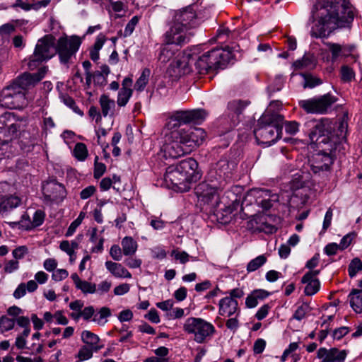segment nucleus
I'll use <instances>...</instances> for the list:
<instances>
[{
    "mask_svg": "<svg viewBox=\"0 0 362 362\" xmlns=\"http://www.w3.org/2000/svg\"><path fill=\"white\" fill-rule=\"evenodd\" d=\"M122 248L118 245H113L110 249V255L115 261H120L123 255Z\"/></svg>",
    "mask_w": 362,
    "mask_h": 362,
    "instance_id": "3c124183",
    "label": "nucleus"
},
{
    "mask_svg": "<svg viewBox=\"0 0 362 362\" xmlns=\"http://www.w3.org/2000/svg\"><path fill=\"white\" fill-rule=\"evenodd\" d=\"M150 225L155 230H161L165 227V222L158 217L152 216L150 218Z\"/></svg>",
    "mask_w": 362,
    "mask_h": 362,
    "instance_id": "052dcab7",
    "label": "nucleus"
},
{
    "mask_svg": "<svg viewBox=\"0 0 362 362\" xmlns=\"http://www.w3.org/2000/svg\"><path fill=\"white\" fill-rule=\"evenodd\" d=\"M15 120V115L4 112L0 115V144L4 145L17 137L20 125Z\"/></svg>",
    "mask_w": 362,
    "mask_h": 362,
    "instance_id": "f8f14e48",
    "label": "nucleus"
},
{
    "mask_svg": "<svg viewBox=\"0 0 362 362\" xmlns=\"http://www.w3.org/2000/svg\"><path fill=\"white\" fill-rule=\"evenodd\" d=\"M106 171V166L104 163L98 162V157L95 156L94 163L93 176L95 179H99Z\"/></svg>",
    "mask_w": 362,
    "mask_h": 362,
    "instance_id": "37998d69",
    "label": "nucleus"
},
{
    "mask_svg": "<svg viewBox=\"0 0 362 362\" xmlns=\"http://www.w3.org/2000/svg\"><path fill=\"white\" fill-rule=\"evenodd\" d=\"M17 318H9L6 315L0 317V332L4 333L14 328L15 324H17Z\"/></svg>",
    "mask_w": 362,
    "mask_h": 362,
    "instance_id": "c9c22d12",
    "label": "nucleus"
},
{
    "mask_svg": "<svg viewBox=\"0 0 362 362\" xmlns=\"http://www.w3.org/2000/svg\"><path fill=\"white\" fill-rule=\"evenodd\" d=\"M58 262L54 258H47L43 262L44 269L48 272H53L57 269Z\"/></svg>",
    "mask_w": 362,
    "mask_h": 362,
    "instance_id": "6e6d98bb",
    "label": "nucleus"
},
{
    "mask_svg": "<svg viewBox=\"0 0 362 362\" xmlns=\"http://www.w3.org/2000/svg\"><path fill=\"white\" fill-rule=\"evenodd\" d=\"M299 124L295 121L286 122L285 123V131L287 134H295L298 131Z\"/></svg>",
    "mask_w": 362,
    "mask_h": 362,
    "instance_id": "bf43d9fd",
    "label": "nucleus"
},
{
    "mask_svg": "<svg viewBox=\"0 0 362 362\" xmlns=\"http://www.w3.org/2000/svg\"><path fill=\"white\" fill-rule=\"evenodd\" d=\"M310 163L311 170L317 174L329 171L333 163V159L327 153H318L313 156Z\"/></svg>",
    "mask_w": 362,
    "mask_h": 362,
    "instance_id": "412c9836",
    "label": "nucleus"
},
{
    "mask_svg": "<svg viewBox=\"0 0 362 362\" xmlns=\"http://www.w3.org/2000/svg\"><path fill=\"white\" fill-rule=\"evenodd\" d=\"M218 188L213 183L203 182L195 188V194L200 202L204 204L217 203L219 194Z\"/></svg>",
    "mask_w": 362,
    "mask_h": 362,
    "instance_id": "f3484780",
    "label": "nucleus"
},
{
    "mask_svg": "<svg viewBox=\"0 0 362 362\" xmlns=\"http://www.w3.org/2000/svg\"><path fill=\"white\" fill-rule=\"evenodd\" d=\"M71 279L75 286V288L80 291L83 295L96 293V284L90 281L82 279L77 273H73Z\"/></svg>",
    "mask_w": 362,
    "mask_h": 362,
    "instance_id": "bb28decb",
    "label": "nucleus"
},
{
    "mask_svg": "<svg viewBox=\"0 0 362 362\" xmlns=\"http://www.w3.org/2000/svg\"><path fill=\"white\" fill-rule=\"evenodd\" d=\"M171 255L176 260L180 261L182 264H185L189 261V255L185 251L180 252L175 250L172 251Z\"/></svg>",
    "mask_w": 362,
    "mask_h": 362,
    "instance_id": "5fc2aeb1",
    "label": "nucleus"
},
{
    "mask_svg": "<svg viewBox=\"0 0 362 362\" xmlns=\"http://www.w3.org/2000/svg\"><path fill=\"white\" fill-rule=\"evenodd\" d=\"M88 115L93 119L95 120L96 123H99L102 120V113L99 112L98 108L95 106H91L88 110Z\"/></svg>",
    "mask_w": 362,
    "mask_h": 362,
    "instance_id": "69168bd1",
    "label": "nucleus"
},
{
    "mask_svg": "<svg viewBox=\"0 0 362 362\" xmlns=\"http://www.w3.org/2000/svg\"><path fill=\"white\" fill-rule=\"evenodd\" d=\"M204 110L197 109L177 111L170 118L167 127L171 130L165 136L162 151L165 157L177 158L190 153L204 141L206 134L202 128L190 127L188 129L178 127L190 122L199 123L206 117Z\"/></svg>",
    "mask_w": 362,
    "mask_h": 362,
    "instance_id": "f257e3e1",
    "label": "nucleus"
},
{
    "mask_svg": "<svg viewBox=\"0 0 362 362\" xmlns=\"http://www.w3.org/2000/svg\"><path fill=\"white\" fill-rule=\"evenodd\" d=\"M247 103L241 100H233L228 103V108L236 114H240Z\"/></svg>",
    "mask_w": 362,
    "mask_h": 362,
    "instance_id": "c03bdc74",
    "label": "nucleus"
},
{
    "mask_svg": "<svg viewBox=\"0 0 362 362\" xmlns=\"http://www.w3.org/2000/svg\"><path fill=\"white\" fill-rule=\"evenodd\" d=\"M341 78L344 82H349L354 78L353 69L347 66L341 68Z\"/></svg>",
    "mask_w": 362,
    "mask_h": 362,
    "instance_id": "49530a36",
    "label": "nucleus"
},
{
    "mask_svg": "<svg viewBox=\"0 0 362 362\" xmlns=\"http://www.w3.org/2000/svg\"><path fill=\"white\" fill-rule=\"evenodd\" d=\"M308 308L309 307L307 304H302L296 310L293 317L299 321L303 320L308 312Z\"/></svg>",
    "mask_w": 362,
    "mask_h": 362,
    "instance_id": "8fccbe9b",
    "label": "nucleus"
},
{
    "mask_svg": "<svg viewBox=\"0 0 362 362\" xmlns=\"http://www.w3.org/2000/svg\"><path fill=\"white\" fill-rule=\"evenodd\" d=\"M349 299L352 309L356 313H362V291L353 289L349 295Z\"/></svg>",
    "mask_w": 362,
    "mask_h": 362,
    "instance_id": "473e14b6",
    "label": "nucleus"
},
{
    "mask_svg": "<svg viewBox=\"0 0 362 362\" xmlns=\"http://www.w3.org/2000/svg\"><path fill=\"white\" fill-rule=\"evenodd\" d=\"M267 262V257L264 255H259L255 259H252L247 265V271L252 272L258 269Z\"/></svg>",
    "mask_w": 362,
    "mask_h": 362,
    "instance_id": "ea45409f",
    "label": "nucleus"
},
{
    "mask_svg": "<svg viewBox=\"0 0 362 362\" xmlns=\"http://www.w3.org/2000/svg\"><path fill=\"white\" fill-rule=\"evenodd\" d=\"M94 350L92 347L83 346L78 351L77 358L80 361H83L90 359L93 356Z\"/></svg>",
    "mask_w": 362,
    "mask_h": 362,
    "instance_id": "a19ab883",
    "label": "nucleus"
},
{
    "mask_svg": "<svg viewBox=\"0 0 362 362\" xmlns=\"http://www.w3.org/2000/svg\"><path fill=\"white\" fill-rule=\"evenodd\" d=\"M239 313L238 301L231 297H225L218 303V313L224 317H231Z\"/></svg>",
    "mask_w": 362,
    "mask_h": 362,
    "instance_id": "b1692460",
    "label": "nucleus"
},
{
    "mask_svg": "<svg viewBox=\"0 0 362 362\" xmlns=\"http://www.w3.org/2000/svg\"><path fill=\"white\" fill-rule=\"evenodd\" d=\"M28 253V249L26 246L22 245L16 247L12 252L13 257L15 260L22 259Z\"/></svg>",
    "mask_w": 362,
    "mask_h": 362,
    "instance_id": "09e8293b",
    "label": "nucleus"
},
{
    "mask_svg": "<svg viewBox=\"0 0 362 362\" xmlns=\"http://www.w3.org/2000/svg\"><path fill=\"white\" fill-rule=\"evenodd\" d=\"M312 37H325L337 28L349 27L355 16L348 0H318L312 11Z\"/></svg>",
    "mask_w": 362,
    "mask_h": 362,
    "instance_id": "f03ea898",
    "label": "nucleus"
},
{
    "mask_svg": "<svg viewBox=\"0 0 362 362\" xmlns=\"http://www.w3.org/2000/svg\"><path fill=\"white\" fill-rule=\"evenodd\" d=\"M175 55V50L173 49L170 45L165 43L163 45L158 56V60L161 63H166Z\"/></svg>",
    "mask_w": 362,
    "mask_h": 362,
    "instance_id": "4c0bfd02",
    "label": "nucleus"
},
{
    "mask_svg": "<svg viewBox=\"0 0 362 362\" xmlns=\"http://www.w3.org/2000/svg\"><path fill=\"white\" fill-rule=\"evenodd\" d=\"M266 346V341L263 339H258L255 341L253 346V351L256 354H262Z\"/></svg>",
    "mask_w": 362,
    "mask_h": 362,
    "instance_id": "0e129e2a",
    "label": "nucleus"
},
{
    "mask_svg": "<svg viewBox=\"0 0 362 362\" xmlns=\"http://www.w3.org/2000/svg\"><path fill=\"white\" fill-rule=\"evenodd\" d=\"M106 269L115 278L131 279V273L122 264L107 260L105 263Z\"/></svg>",
    "mask_w": 362,
    "mask_h": 362,
    "instance_id": "cd10ccee",
    "label": "nucleus"
},
{
    "mask_svg": "<svg viewBox=\"0 0 362 362\" xmlns=\"http://www.w3.org/2000/svg\"><path fill=\"white\" fill-rule=\"evenodd\" d=\"M10 187L7 182L0 183V214L5 215L23 204L22 197L13 194H3Z\"/></svg>",
    "mask_w": 362,
    "mask_h": 362,
    "instance_id": "dca6fc26",
    "label": "nucleus"
},
{
    "mask_svg": "<svg viewBox=\"0 0 362 362\" xmlns=\"http://www.w3.org/2000/svg\"><path fill=\"white\" fill-rule=\"evenodd\" d=\"M69 276V272L65 269H58L54 270L52 274V279L54 281H61L66 279Z\"/></svg>",
    "mask_w": 362,
    "mask_h": 362,
    "instance_id": "864d4df0",
    "label": "nucleus"
},
{
    "mask_svg": "<svg viewBox=\"0 0 362 362\" xmlns=\"http://www.w3.org/2000/svg\"><path fill=\"white\" fill-rule=\"evenodd\" d=\"M191 69L189 66V63L185 56L176 59V60L170 64V72L175 77L185 75L189 73Z\"/></svg>",
    "mask_w": 362,
    "mask_h": 362,
    "instance_id": "c85d7f7f",
    "label": "nucleus"
},
{
    "mask_svg": "<svg viewBox=\"0 0 362 362\" xmlns=\"http://www.w3.org/2000/svg\"><path fill=\"white\" fill-rule=\"evenodd\" d=\"M47 71V67H43L38 72L34 74L24 73L16 80L13 83L18 86L22 93L26 94L27 90L34 87L45 76Z\"/></svg>",
    "mask_w": 362,
    "mask_h": 362,
    "instance_id": "a211bd4d",
    "label": "nucleus"
},
{
    "mask_svg": "<svg viewBox=\"0 0 362 362\" xmlns=\"http://www.w3.org/2000/svg\"><path fill=\"white\" fill-rule=\"evenodd\" d=\"M190 37V33L172 21L169 29L163 35V42L170 45H182L187 43Z\"/></svg>",
    "mask_w": 362,
    "mask_h": 362,
    "instance_id": "4468645a",
    "label": "nucleus"
},
{
    "mask_svg": "<svg viewBox=\"0 0 362 362\" xmlns=\"http://www.w3.org/2000/svg\"><path fill=\"white\" fill-rule=\"evenodd\" d=\"M347 356L346 350H341L337 348L327 349L320 348L317 351V357L323 362H344Z\"/></svg>",
    "mask_w": 362,
    "mask_h": 362,
    "instance_id": "4be33fe9",
    "label": "nucleus"
},
{
    "mask_svg": "<svg viewBox=\"0 0 362 362\" xmlns=\"http://www.w3.org/2000/svg\"><path fill=\"white\" fill-rule=\"evenodd\" d=\"M198 163L192 158L183 160L177 165L167 168L164 175L166 183H170L180 192H187L190 189V185L201 178V174L197 170Z\"/></svg>",
    "mask_w": 362,
    "mask_h": 362,
    "instance_id": "7ed1b4c3",
    "label": "nucleus"
},
{
    "mask_svg": "<svg viewBox=\"0 0 362 362\" xmlns=\"http://www.w3.org/2000/svg\"><path fill=\"white\" fill-rule=\"evenodd\" d=\"M124 263L128 267L131 269H136L141 267L142 260L136 257H129L124 260Z\"/></svg>",
    "mask_w": 362,
    "mask_h": 362,
    "instance_id": "e2e57ef3",
    "label": "nucleus"
},
{
    "mask_svg": "<svg viewBox=\"0 0 362 362\" xmlns=\"http://www.w3.org/2000/svg\"><path fill=\"white\" fill-rule=\"evenodd\" d=\"M172 21L188 31L197 25L196 11L192 6L175 11Z\"/></svg>",
    "mask_w": 362,
    "mask_h": 362,
    "instance_id": "2eb2a0df",
    "label": "nucleus"
},
{
    "mask_svg": "<svg viewBox=\"0 0 362 362\" xmlns=\"http://www.w3.org/2000/svg\"><path fill=\"white\" fill-rule=\"evenodd\" d=\"M233 57L228 47L213 49L199 57L195 66L199 74H205L225 69Z\"/></svg>",
    "mask_w": 362,
    "mask_h": 362,
    "instance_id": "39448f33",
    "label": "nucleus"
},
{
    "mask_svg": "<svg viewBox=\"0 0 362 362\" xmlns=\"http://www.w3.org/2000/svg\"><path fill=\"white\" fill-rule=\"evenodd\" d=\"M129 290L130 286L129 284H121L114 288V294L116 296H122L127 293Z\"/></svg>",
    "mask_w": 362,
    "mask_h": 362,
    "instance_id": "680f3d73",
    "label": "nucleus"
},
{
    "mask_svg": "<svg viewBox=\"0 0 362 362\" xmlns=\"http://www.w3.org/2000/svg\"><path fill=\"white\" fill-rule=\"evenodd\" d=\"M19 262L15 259L6 261L4 266V272L6 274H11L18 270Z\"/></svg>",
    "mask_w": 362,
    "mask_h": 362,
    "instance_id": "a18cd8bd",
    "label": "nucleus"
},
{
    "mask_svg": "<svg viewBox=\"0 0 362 362\" xmlns=\"http://www.w3.org/2000/svg\"><path fill=\"white\" fill-rule=\"evenodd\" d=\"M112 286V283L110 281L104 280L96 285V293L99 295H104L107 293Z\"/></svg>",
    "mask_w": 362,
    "mask_h": 362,
    "instance_id": "603ef678",
    "label": "nucleus"
},
{
    "mask_svg": "<svg viewBox=\"0 0 362 362\" xmlns=\"http://www.w3.org/2000/svg\"><path fill=\"white\" fill-rule=\"evenodd\" d=\"M93 80L95 85L103 86L106 84V76L100 71H95L93 74Z\"/></svg>",
    "mask_w": 362,
    "mask_h": 362,
    "instance_id": "4d7b16f0",
    "label": "nucleus"
},
{
    "mask_svg": "<svg viewBox=\"0 0 362 362\" xmlns=\"http://www.w3.org/2000/svg\"><path fill=\"white\" fill-rule=\"evenodd\" d=\"M42 193L45 199L50 203L61 202L66 196L64 187L54 180L47 181L43 184Z\"/></svg>",
    "mask_w": 362,
    "mask_h": 362,
    "instance_id": "6ab92c4d",
    "label": "nucleus"
},
{
    "mask_svg": "<svg viewBox=\"0 0 362 362\" xmlns=\"http://www.w3.org/2000/svg\"><path fill=\"white\" fill-rule=\"evenodd\" d=\"M99 103L100 105L101 113L103 117L108 115H113L115 108V102L114 100L110 99L107 95H101L99 98Z\"/></svg>",
    "mask_w": 362,
    "mask_h": 362,
    "instance_id": "7c9ffc66",
    "label": "nucleus"
},
{
    "mask_svg": "<svg viewBox=\"0 0 362 362\" xmlns=\"http://www.w3.org/2000/svg\"><path fill=\"white\" fill-rule=\"evenodd\" d=\"M330 129L331 122L329 120L325 119L317 122L310 133L311 141L327 143L332 137Z\"/></svg>",
    "mask_w": 362,
    "mask_h": 362,
    "instance_id": "aec40b11",
    "label": "nucleus"
},
{
    "mask_svg": "<svg viewBox=\"0 0 362 362\" xmlns=\"http://www.w3.org/2000/svg\"><path fill=\"white\" fill-rule=\"evenodd\" d=\"M121 245L123 254L125 256L134 255L138 248V244L136 241L130 236H126L122 238L121 241Z\"/></svg>",
    "mask_w": 362,
    "mask_h": 362,
    "instance_id": "2f4dec72",
    "label": "nucleus"
},
{
    "mask_svg": "<svg viewBox=\"0 0 362 362\" xmlns=\"http://www.w3.org/2000/svg\"><path fill=\"white\" fill-rule=\"evenodd\" d=\"M132 83L131 78L127 77L123 80L122 87L118 92L117 98V104L119 107H124L128 103L133 93Z\"/></svg>",
    "mask_w": 362,
    "mask_h": 362,
    "instance_id": "a878e982",
    "label": "nucleus"
},
{
    "mask_svg": "<svg viewBox=\"0 0 362 362\" xmlns=\"http://www.w3.org/2000/svg\"><path fill=\"white\" fill-rule=\"evenodd\" d=\"M83 302L81 300H76L69 303V308L73 313L71 314H77L83 309Z\"/></svg>",
    "mask_w": 362,
    "mask_h": 362,
    "instance_id": "338daca9",
    "label": "nucleus"
},
{
    "mask_svg": "<svg viewBox=\"0 0 362 362\" xmlns=\"http://www.w3.org/2000/svg\"><path fill=\"white\" fill-rule=\"evenodd\" d=\"M56 54V40L52 35H45L38 40L33 54L30 57L28 66L36 69L42 62L52 59Z\"/></svg>",
    "mask_w": 362,
    "mask_h": 362,
    "instance_id": "423d86ee",
    "label": "nucleus"
},
{
    "mask_svg": "<svg viewBox=\"0 0 362 362\" xmlns=\"http://www.w3.org/2000/svg\"><path fill=\"white\" fill-rule=\"evenodd\" d=\"M303 77L305 81L303 84L304 88H313L322 83L319 78L315 77L312 75L304 74Z\"/></svg>",
    "mask_w": 362,
    "mask_h": 362,
    "instance_id": "79ce46f5",
    "label": "nucleus"
},
{
    "mask_svg": "<svg viewBox=\"0 0 362 362\" xmlns=\"http://www.w3.org/2000/svg\"><path fill=\"white\" fill-rule=\"evenodd\" d=\"M271 306L269 304H265L260 307L255 314V317L258 320H262L267 317Z\"/></svg>",
    "mask_w": 362,
    "mask_h": 362,
    "instance_id": "13d9d810",
    "label": "nucleus"
},
{
    "mask_svg": "<svg viewBox=\"0 0 362 362\" xmlns=\"http://www.w3.org/2000/svg\"><path fill=\"white\" fill-rule=\"evenodd\" d=\"M319 274V271H311L307 272L301 279L303 284H306L305 288V293L307 296H313L320 289V283L316 278Z\"/></svg>",
    "mask_w": 362,
    "mask_h": 362,
    "instance_id": "393cba45",
    "label": "nucleus"
},
{
    "mask_svg": "<svg viewBox=\"0 0 362 362\" xmlns=\"http://www.w3.org/2000/svg\"><path fill=\"white\" fill-rule=\"evenodd\" d=\"M28 104V100L18 86L11 83L0 92V106L8 109L21 110Z\"/></svg>",
    "mask_w": 362,
    "mask_h": 362,
    "instance_id": "0eeeda50",
    "label": "nucleus"
},
{
    "mask_svg": "<svg viewBox=\"0 0 362 362\" xmlns=\"http://www.w3.org/2000/svg\"><path fill=\"white\" fill-rule=\"evenodd\" d=\"M316 64V59L313 54H305L301 59L293 63V66L297 69H313Z\"/></svg>",
    "mask_w": 362,
    "mask_h": 362,
    "instance_id": "72a5a7b5",
    "label": "nucleus"
},
{
    "mask_svg": "<svg viewBox=\"0 0 362 362\" xmlns=\"http://www.w3.org/2000/svg\"><path fill=\"white\" fill-rule=\"evenodd\" d=\"M151 71L148 69H144L139 78L134 84V89L138 92L143 91L148 83Z\"/></svg>",
    "mask_w": 362,
    "mask_h": 362,
    "instance_id": "f704fd0d",
    "label": "nucleus"
},
{
    "mask_svg": "<svg viewBox=\"0 0 362 362\" xmlns=\"http://www.w3.org/2000/svg\"><path fill=\"white\" fill-rule=\"evenodd\" d=\"M45 217V214L42 211L37 210L33 216V220L29 221L28 224L25 225V228L29 230L33 228L40 226L44 222Z\"/></svg>",
    "mask_w": 362,
    "mask_h": 362,
    "instance_id": "58836bf2",
    "label": "nucleus"
},
{
    "mask_svg": "<svg viewBox=\"0 0 362 362\" xmlns=\"http://www.w3.org/2000/svg\"><path fill=\"white\" fill-rule=\"evenodd\" d=\"M17 325L23 329V332L18 334L16 338L15 345L18 349L26 347L27 337L30 334V318L28 317H19L17 320Z\"/></svg>",
    "mask_w": 362,
    "mask_h": 362,
    "instance_id": "5701e85b",
    "label": "nucleus"
},
{
    "mask_svg": "<svg viewBox=\"0 0 362 362\" xmlns=\"http://www.w3.org/2000/svg\"><path fill=\"white\" fill-rule=\"evenodd\" d=\"M284 118L276 113H264L258 120L255 130L256 139L260 143L271 146L281 138Z\"/></svg>",
    "mask_w": 362,
    "mask_h": 362,
    "instance_id": "20e7f679",
    "label": "nucleus"
},
{
    "mask_svg": "<svg viewBox=\"0 0 362 362\" xmlns=\"http://www.w3.org/2000/svg\"><path fill=\"white\" fill-rule=\"evenodd\" d=\"M74 156L79 161H84L88 155V151L86 144L83 143H77L73 151Z\"/></svg>",
    "mask_w": 362,
    "mask_h": 362,
    "instance_id": "e433bc0d",
    "label": "nucleus"
},
{
    "mask_svg": "<svg viewBox=\"0 0 362 362\" xmlns=\"http://www.w3.org/2000/svg\"><path fill=\"white\" fill-rule=\"evenodd\" d=\"M183 329L188 334H194V339L197 343H203L206 338L215 332L214 325L202 318L189 317L183 325Z\"/></svg>",
    "mask_w": 362,
    "mask_h": 362,
    "instance_id": "1a4fd4ad",
    "label": "nucleus"
},
{
    "mask_svg": "<svg viewBox=\"0 0 362 362\" xmlns=\"http://www.w3.org/2000/svg\"><path fill=\"white\" fill-rule=\"evenodd\" d=\"M139 21V17L135 16L129 21L124 30V37H128L132 35L135 29L136 25L138 24Z\"/></svg>",
    "mask_w": 362,
    "mask_h": 362,
    "instance_id": "de8ad7c7",
    "label": "nucleus"
},
{
    "mask_svg": "<svg viewBox=\"0 0 362 362\" xmlns=\"http://www.w3.org/2000/svg\"><path fill=\"white\" fill-rule=\"evenodd\" d=\"M245 201L255 203L264 210H269L279 202V195L268 189H252L247 193Z\"/></svg>",
    "mask_w": 362,
    "mask_h": 362,
    "instance_id": "9b49d317",
    "label": "nucleus"
},
{
    "mask_svg": "<svg viewBox=\"0 0 362 362\" xmlns=\"http://www.w3.org/2000/svg\"><path fill=\"white\" fill-rule=\"evenodd\" d=\"M81 44V40L78 36L60 37L56 42V54L59 56L60 63L63 64L71 63Z\"/></svg>",
    "mask_w": 362,
    "mask_h": 362,
    "instance_id": "6e6552de",
    "label": "nucleus"
},
{
    "mask_svg": "<svg viewBox=\"0 0 362 362\" xmlns=\"http://www.w3.org/2000/svg\"><path fill=\"white\" fill-rule=\"evenodd\" d=\"M81 340L83 343L86 344L90 347H92L94 352L98 351L103 347V345L99 344L100 338L98 336L89 330H84L82 332Z\"/></svg>",
    "mask_w": 362,
    "mask_h": 362,
    "instance_id": "c756f323",
    "label": "nucleus"
},
{
    "mask_svg": "<svg viewBox=\"0 0 362 362\" xmlns=\"http://www.w3.org/2000/svg\"><path fill=\"white\" fill-rule=\"evenodd\" d=\"M111 315V310L107 307H102L96 311L93 305L84 307L82 311L77 314H71L70 316L74 320L83 318L85 321H91L98 325H105L107 318Z\"/></svg>",
    "mask_w": 362,
    "mask_h": 362,
    "instance_id": "ddd939ff",
    "label": "nucleus"
},
{
    "mask_svg": "<svg viewBox=\"0 0 362 362\" xmlns=\"http://www.w3.org/2000/svg\"><path fill=\"white\" fill-rule=\"evenodd\" d=\"M335 102V98L328 93L320 97L302 100L298 103L307 113L325 114Z\"/></svg>",
    "mask_w": 362,
    "mask_h": 362,
    "instance_id": "9d476101",
    "label": "nucleus"
},
{
    "mask_svg": "<svg viewBox=\"0 0 362 362\" xmlns=\"http://www.w3.org/2000/svg\"><path fill=\"white\" fill-rule=\"evenodd\" d=\"M96 191V188L93 185L88 186L87 187L82 189L80 193V197L81 199H87L90 197Z\"/></svg>",
    "mask_w": 362,
    "mask_h": 362,
    "instance_id": "774afa93",
    "label": "nucleus"
}]
</instances>
